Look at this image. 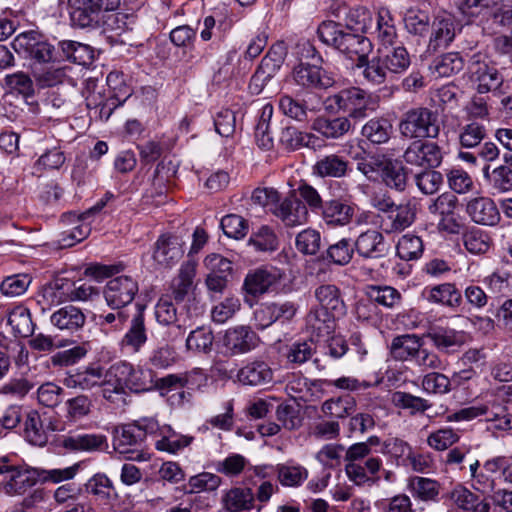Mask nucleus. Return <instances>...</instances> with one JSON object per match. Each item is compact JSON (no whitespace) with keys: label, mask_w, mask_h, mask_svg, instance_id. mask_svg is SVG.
Here are the masks:
<instances>
[{"label":"nucleus","mask_w":512,"mask_h":512,"mask_svg":"<svg viewBox=\"0 0 512 512\" xmlns=\"http://www.w3.org/2000/svg\"><path fill=\"white\" fill-rule=\"evenodd\" d=\"M13 49L24 58L35 61L33 75L41 87H52L62 82L64 72L52 66L38 67L53 60L54 48L35 31L19 34L12 42Z\"/></svg>","instance_id":"1"},{"label":"nucleus","mask_w":512,"mask_h":512,"mask_svg":"<svg viewBox=\"0 0 512 512\" xmlns=\"http://www.w3.org/2000/svg\"><path fill=\"white\" fill-rule=\"evenodd\" d=\"M120 0H67V8L71 24L75 28L95 30L102 25L115 30L119 22L118 15L105 13L115 11Z\"/></svg>","instance_id":"2"},{"label":"nucleus","mask_w":512,"mask_h":512,"mask_svg":"<svg viewBox=\"0 0 512 512\" xmlns=\"http://www.w3.org/2000/svg\"><path fill=\"white\" fill-rule=\"evenodd\" d=\"M326 102L330 103L327 110L342 111L346 118L355 124L364 120L374 113L379 107V99L372 93L356 86L341 89L335 94L330 95Z\"/></svg>","instance_id":"3"},{"label":"nucleus","mask_w":512,"mask_h":512,"mask_svg":"<svg viewBox=\"0 0 512 512\" xmlns=\"http://www.w3.org/2000/svg\"><path fill=\"white\" fill-rule=\"evenodd\" d=\"M398 127L400 134L407 139H435L440 133L438 113L422 106L403 113Z\"/></svg>","instance_id":"4"},{"label":"nucleus","mask_w":512,"mask_h":512,"mask_svg":"<svg viewBox=\"0 0 512 512\" xmlns=\"http://www.w3.org/2000/svg\"><path fill=\"white\" fill-rule=\"evenodd\" d=\"M198 308L192 305L177 306L168 295L162 296L156 303L154 314L158 324L176 329V336L183 335L198 315Z\"/></svg>","instance_id":"5"},{"label":"nucleus","mask_w":512,"mask_h":512,"mask_svg":"<svg viewBox=\"0 0 512 512\" xmlns=\"http://www.w3.org/2000/svg\"><path fill=\"white\" fill-rule=\"evenodd\" d=\"M144 443V433L133 423L124 424L114 429L113 447L119 454L127 459L146 461L149 454L141 447Z\"/></svg>","instance_id":"6"},{"label":"nucleus","mask_w":512,"mask_h":512,"mask_svg":"<svg viewBox=\"0 0 512 512\" xmlns=\"http://www.w3.org/2000/svg\"><path fill=\"white\" fill-rule=\"evenodd\" d=\"M295 85L304 90H327L336 83L335 74L323 67L300 62L291 72Z\"/></svg>","instance_id":"7"},{"label":"nucleus","mask_w":512,"mask_h":512,"mask_svg":"<svg viewBox=\"0 0 512 512\" xmlns=\"http://www.w3.org/2000/svg\"><path fill=\"white\" fill-rule=\"evenodd\" d=\"M468 69L471 79L477 83V91L480 94L491 92L495 96H500L504 93L503 75L495 66L483 61L480 55L471 58Z\"/></svg>","instance_id":"8"},{"label":"nucleus","mask_w":512,"mask_h":512,"mask_svg":"<svg viewBox=\"0 0 512 512\" xmlns=\"http://www.w3.org/2000/svg\"><path fill=\"white\" fill-rule=\"evenodd\" d=\"M460 31L461 26L453 14L447 11L438 12L431 21L427 51L436 52L447 48Z\"/></svg>","instance_id":"9"},{"label":"nucleus","mask_w":512,"mask_h":512,"mask_svg":"<svg viewBox=\"0 0 512 512\" xmlns=\"http://www.w3.org/2000/svg\"><path fill=\"white\" fill-rule=\"evenodd\" d=\"M138 291L136 279L122 275L110 279L105 285L103 294L110 308H124L132 303Z\"/></svg>","instance_id":"10"},{"label":"nucleus","mask_w":512,"mask_h":512,"mask_svg":"<svg viewBox=\"0 0 512 512\" xmlns=\"http://www.w3.org/2000/svg\"><path fill=\"white\" fill-rule=\"evenodd\" d=\"M284 56V48L281 45H277L273 46L262 58L249 83V89L252 94L258 95L263 91L267 83L281 68Z\"/></svg>","instance_id":"11"},{"label":"nucleus","mask_w":512,"mask_h":512,"mask_svg":"<svg viewBox=\"0 0 512 512\" xmlns=\"http://www.w3.org/2000/svg\"><path fill=\"white\" fill-rule=\"evenodd\" d=\"M403 158L409 165L436 168L442 163L443 153L436 142L418 139L410 143Z\"/></svg>","instance_id":"12"},{"label":"nucleus","mask_w":512,"mask_h":512,"mask_svg":"<svg viewBox=\"0 0 512 512\" xmlns=\"http://www.w3.org/2000/svg\"><path fill=\"white\" fill-rule=\"evenodd\" d=\"M282 279V273L275 268L261 267L250 270L243 282L245 301L257 298L267 293L272 287L278 285Z\"/></svg>","instance_id":"13"},{"label":"nucleus","mask_w":512,"mask_h":512,"mask_svg":"<svg viewBox=\"0 0 512 512\" xmlns=\"http://www.w3.org/2000/svg\"><path fill=\"white\" fill-rule=\"evenodd\" d=\"M184 255V242L178 236L162 234L153 245L152 258L161 268H171Z\"/></svg>","instance_id":"14"},{"label":"nucleus","mask_w":512,"mask_h":512,"mask_svg":"<svg viewBox=\"0 0 512 512\" xmlns=\"http://www.w3.org/2000/svg\"><path fill=\"white\" fill-rule=\"evenodd\" d=\"M279 218L285 226L295 227L307 221L308 211L306 205L294 194L281 200L272 208L271 212Z\"/></svg>","instance_id":"15"},{"label":"nucleus","mask_w":512,"mask_h":512,"mask_svg":"<svg viewBox=\"0 0 512 512\" xmlns=\"http://www.w3.org/2000/svg\"><path fill=\"white\" fill-rule=\"evenodd\" d=\"M38 481H41L40 470L19 466L7 480L0 483V487L8 496H20L35 486Z\"/></svg>","instance_id":"16"},{"label":"nucleus","mask_w":512,"mask_h":512,"mask_svg":"<svg viewBox=\"0 0 512 512\" xmlns=\"http://www.w3.org/2000/svg\"><path fill=\"white\" fill-rule=\"evenodd\" d=\"M259 342V336L249 326L229 328L224 335V346L233 355L248 353L254 350Z\"/></svg>","instance_id":"17"},{"label":"nucleus","mask_w":512,"mask_h":512,"mask_svg":"<svg viewBox=\"0 0 512 512\" xmlns=\"http://www.w3.org/2000/svg\"><path fill=\"white\" fill-rule=\"evenodd\" d=\"M354 248L364 259H378L388 253L389 245L380 231L368 229L356 238Z\"/></svg>","instance_id":"18"},{"label":"nucleus","mask_w":512,"mask_h":512,"mask_svg":"<svg viewBox=\"0 0 512 512\" xmlns=\"http://www.w3.org/2000/svg\"><path fill=\"white\" fill-rule=\"evenodd\" d=\"M356 205L345 199L326 201L321 210L322 220L330 227H343L351 223Z\"/></svg>","instance_id":"19"},{"label":"nucleus","mask_w":512,"mask_h":512,"mask_svg":"<svg viewBox=\"0 0 512 512\" xmlns=\"http://www.w3.org/2000/svg\"><path fill=\"white\" fill-rule=\"evenodd\" d=\"M466 212L471 220L484 226H495L501 219L499 208L489 197H475L466 205Z\"/></svg>","instance_id":"20"},{"label":"nucleus","mask_w":512,"mask_h":512,"mask_svg":"<svg viewBox=\"0 0 512 512\" xmlns=\"http://www.w3.org/2000/svg\"><path fill=\"white\" fill-rule=\"evenodd\" d=\"M50 323L63 333L73 334L84 327L86 315L79 307L65 305L50 315Z\"/></svg>","instance_id":"21"},{"label":"nucleus","mask_w":512,"mask_h":512,"mask_svg":"<svg viewBox=\"0 0 512 512\" xmlns=\"http://www.w3.org/2000/svg\"><path fill=\"white\" fill-rule=\"evenodd\" d=\"M323 383L322 380L311 381L305 377L293 375L287 382L285 391L295 401L313 402L322 396Z\"/></svg>","instance_id":"22"},{"label":"nucleus","mask_w":512,"mask_h":512,"mask_svg":"<svg viewBox=\"0 0 512 512\" xmlns=\"http://www.w3.org/2000/svg\"><path fill=\"white\" fill-rule=\"evenodd\" d=\"M422 294L429 303L442 305L451 309L458 308L463 302L461 291L456 287L455 283L451 282L426 287Z\"/></svg>","instance_id":"23"},{"label":"nucleus","mask_w":512,"mask_h":512,"mask_svg":"<svg viewBox=\"0 0 512 512\" xmlns=\"http://www.w3.org/2000/svg\"><path fill=\"white\" fill-rule=\"evenodd\" d=\"M416 219V205L411 201L397 205L390 215L381 217V226L387 233L401 232Z\"/></svg>","instance_id":"24"},{"label":"nucleus","mask_w":512,"mask_h":512,"mask_svg":"<svg viewBox=\"0 0 512 512\" xmlns=\"http://www.w3.org/2000/svg\"><path fill=\"white\" fill-rule=\"evenodd\" d=\"M148 340L147 329L145 325V317L143 308L139 307L138 311L130 320L128 330L122 337L120 345L122 348L132 352H139Z\"/></svg>","instance_id":"25"},{"label":"nucleus","mask_w":512,"mask_h":512,"mask_svg":"<svg viewBox=\"0 0 512 512\" xmlns=\"http://www.w3.org/2000/svg\"><path fill=\"white\" fill-rule=\"evenodd\" d=\"M62 446L73 452H96L108 447L107 437L97 433H77L64 437Z\"/></svg>","instance_id":"26"},{"label":"nucleus","mask_w":512,"mask_h":512,"mask_svg":"<svg viewBox=\"0 0 512 512\" xmlns=\"http://www.w3.org/2000/svg\"><path fill=\"white\" fill-rule=\"evenodd\" d=\"M312 129L327 139L336 140L354 130V124L344 115L334 118L318 117L313 121Z\"/></svg>","instance_id":"27"},{"label":"nucleus","mask_w":512,"mask_h":512,"mask_svg":"<svg viewBox=\"0 0 512 512\" xmlns=\"http://www.w3.org/2000/svg\"><path fill=\"white\" fill-rule=\"evenodd\" d=\"M237 379L244 385H264L272 381L273 371L266 362L255 360L239 369Z\"/></svg>","instance_id":"28"},{"label":"nucleus","mask_w":512,"mask_h":512,"mask_svg":"<svg viewBox=\"0 0 512 512\" xmlns=\"http://www.w3.org/2000/svg\"><path fill=\"white\" fill-rule=\"evenodd\" d=\"M349 170L348 160L338 154L322 156L312 166L313 174L321 178H342Z\"/></svg>","instance_id":"29"},{"label":"nucleus","mask_w":512,"mask_h":512,"mask_svg":"<svg viewBox=\"0 0 512 512\" xmlns=\"http://www.w3.org/2000/svg\"><path fill=\"white\" fill-rule=\"evenodd\" d=\"M340 315L325 308H314L306 316L307 329L316 337H327L335 328V318Z\"/></svg>","instance_id":"30"},{"label":"nucleus","mask_w":512,"mask_h":512,"mask_svg":"<svg viewBox=\"0 0 512 512\" xmlns=\"http://www.w3.org/2000/svg\"><path fill=\"white\" fill-rule=\"evenodd\" d=\"M422 345V339L415 334L398 335L390 344V353L395 360L407 361L416 358Z\"/></svg>","instance_id":"31"},{"label":"nucleus","mask_w":512,"mask_h":512,"mask_svg":"<svg viewBox=\"0 0 512 512\" xmlns=\"http://www.w3.org/2000/svg\"><path fill=\"white\" fill-rule=\"evenodd\" d=\"M280 144L289 151L298 150L302 147L316 149L319 147V138L312 133L302 132L294 126H288L282 129Z\"/></svg>","instance_id":"32"},{"label":"nucleus","mask_w":512,"mask_h":512,"mask_svg":"<svg viewBox=\"0 0 512 512\" xmlns=\"http://www.w3.org/2000/svg\"><path fill=\"white\" fill-rule=\"evenodd\" d=\"M371 41L362 35V33L349 32L344 37V42L339 50L347 58L355 60V64H360L364 61L372 51Z\"/></svg>","instance_id":"33"},{"label":"nucleus","mask_w":512,"mask_h":512,"mask_svg":"<svg viewBox=\"0 0 512 512\" xmlns=\"http://www.w3.org/2000/svg\"><path fill=\"white\" fill-rule=\"evenodd\" d=\"M434 346L443 352L453 353L466 343L467 334L452 328H439L429 333Z\"/></svg>","instance_id":"34"},{"label":"nucleus","mask_w":512,"mask_h":512,"mask_svg":"<svg viewBox=\"0 0 512 512\" xmlns=\"http://www.w3.org/2000/svg\"><path fill=\"white\" fill-rule=\"evenodd\" d=\"M392 124L385 117H374L361 128V135L370 143L380 145L389 141L392 134Z\"/></svg>","instance_id":"35"},{"label":"nucleus","mask_w":512,"mask_h":512,"mask_svg":"<svg viewBox=\"0 0 512 512\" xmlns=\"http://www.w3.org/2000/svg\"><path fill=\"white\" fill-rule=\"evenodd\" d=\"M404 27L408 34L426 38L430 31L431 20L428 11L418 7L406 10L403 17Z\"/></svg>","instance_id":"36"},{"label":"nucleus","mask_w":512,"mask_h":512,"mask_svg":"<svg viewBox=\"0 0 512 512\" xmlns=\"http://www.w3.org/2000/svg\"><path fill=\"white\" fill-rule=\"evenodd\" d=\"M331 13L336 18H340L341 13H344L346 18L343 25L348 32L352 33H363L366 22L370 19L369 12L363 7L348 10L345 5L338 4L336 8L331 7Z\"/></svg>","instance_id":"37"},{"label":"nucleus","mask_w":512,"mask_h":512,"mask_svg":"<svg viewBox=\"0 0 512 512\" xmlns=\"http://www.w3.org/2000/svg\"><path fill=\"white\" fill-rule=\"evenodd\" d=\"M375 34L378 42L384 47L392 46L396 42L395 20L388 8L381 7L378 10Z\"/></svg>","instance_id":"38"},{"label":"nucleus","mask_w":512,"mask_h":512,"mask_svg":"<svg viewBox=\"0 0 512 512\" xmlns=\"http://www.w3.org/2000/svg\"><path fill=\"white\" fill-rule=\"evenodd\" d=\"M193 439L192 436L176 433L170 426H163L160 438L155 441V447L158 451L175 454L189 446Z\"/></svg>","instance_id":"39"},{"label":"nucleus","mask_w":512,"mask_h":512,"mask_svg":"<svg viewBox=\"0 0 512 512\" xmlns=\"http://www.w3.org/2000/svg\"><path fill=\"white\" fill-rule=\"evenodd\" d=\"M355 68L361 69V74L365 82L373 86L385 83L389 74L380 55L372 57L371 59L367 57L362 63L355 64Z\"/></svg>","instance_id":"40"},{"label":"nucleus","mask_w":512,"mask_h":512,"mask_svg":"<svg viewBox=\"0 0 512 512\" xmlns=\"http://www.w3.org/2000/svg\"><path fill=\"white\" fill-rule=\"evenodd\" d=\"M348 34L349 32L345 29L343 23L334 20L321 22L317 29L320 41L338 51L344 42V37Z\"/></svg>","instance_id":"41"},{"label":"nucleus","mask_w":512,"mask_h":512,"mask_svg":"<svg viewBox=\"0 0 512 512\" xmlns=\"http://www.w3.org/2000/svg\"><path fill=\"white\" fill-rule=\"evenodd\" d=\"M315 297L320 304L319 308H325L334 314L344 315L345 304L340 297L339 289L335 285L325 284L317 287Z\"/></svg>","instance_id":"42"},{"label":"nucleus","mask_w":512,"mask_h":512,"mask_svg":"<svg viewBox=\"0 0 512 512\" xmlns=\"http://www.w3.org/2000/svg\"><path fill=\"white\" fill-rule=\"evenodd\" d=\"M214 342L213 331L210 327L200 326L192 330L186 338L187 351L194 354H208Z\"/></svg>","instance_id":"43"},{"label":"nucleus","mask_w":512,"mask_h":512,"mask_svg":"<svg viewBox=\"0 0 512 512\" xmlns=\"http://www.w3.org/2000/svg\"><path fill=\"white\" fill-rule=\"evenodd\" d=\"M464 67V60L457 52L445 53L436 57L430 65L432 73L438 77H450L460 72Z\"/></svg>","instance_id":"44"},{"label":"nucleus","mask_w":512,"mask_h":512,"mask_svg":"<svg viewBox=\"0 0 512 512\" xmlns=\"http://www.w3.org/2000/svg\"><path fill=\"white\" fill-rule=\"evenodd\" d=\"M356 400L350 395L326 400L321 407L325 416L342 419L354 413Z\"/></svg>","instance_id":"45"},{"label":"nucleus","mask_w":512,"mask_h":512,"mask_svg":"<svg viewBox=\"0 0 512 512\" xmlns=\"http://www.w3.org/2000/svg\"><path fill=\"white\" fill-rule=\"evenodd\" d=\"M408 488L414 498L422 501H434L439 495L440 484L430 478L414 476L409 479Z\"/></svg>","instance_id":"46"},{"label":"nucleus","mask_w":512,"mask_h":512,"mask_svg":"<svg viewBox=\"0 0 512 512\" xmlns=\"http://www.w3.org/2000/svg\"><path fill=\"white\" fill-rule=\"evenodd\" d=\"M378 52L389 73L401 74L405 72L411 64L410 55L407 49L402 45L393 47L386 53H382L380 50Z\"/></svg>","instance_id":"47"},{"label":"nucleus","mask_w":512,"mask_h":512,"mask_svg":"<svg viewBox=\"0 0 512 512\" xmlns=\"http://www.w3.org/2000/svg\"><path fill=\"white\" fill-rule=\"evenodd\" d=\"M381 176L384 183L397 191H403L407 184L405 167L396 161L385 160L382 164Z\"/></svg>","instance_id":"48"},{"label":"nucleus","mask_w":512,"mask_h":512,"mask_svg":"<svg viewBox=\"0 0 512 512\" xmlns=\"http://www.w3.org/2000/svg\"><path fill=\"white\" fill-rule=\"evenodd\" d=\"M103 369L100 367L87 368L84 371L77 372L65 379V384L69 388H80L89 390L102 383Z\"/></svg>","instance_id":"49"},{"label":"nucleus","mask_w":512,"mask_h":512,"mask_svg":"<svg viewBox=\"0 0 512 512\" xmlns=\"http://www.w3.org/2000/svg\"><path fill=\"white\" fill-rule=\"evenodd\" d=\"M8 324L15 336L28 337L34 331V324L29 310L23 306L12 309L8 315Z\"/></svg>","instance_id":"50"},{"label":"nucleus","mask_w":512,"mask_h":512,"mask_svg":"<svg viewBox=\"0 0 512 512\" xmlns=\"http://www.w3.org/2000/svg\"><path fill=\"white\" fill-rule=\"evenodd\" d=\"M128 380V388L134 392H144L155 389L156 375L149 368H133L130 364Z\"/></svg>","instance_id":"51"},{"label":"nucleus","mask_w":512,"mask_h":512,"mask_svg":"<svg viewBox=\"0 0 512 512\" xmlns=\"http://www.w3.org/2000/svg\"><path fill=\"white\" fill-rule=\"evenodd\" d=\"M254 501V493L250 488H233L224 498V506L230 512L250 509Z\"/></svg>","instance_id":"52"},{"label":"nucleus","mask_w":512,"mask_h":512,"mask_svg":"<svg viewBox=\"0 0 512 512\" xmlns=\"http://www.w3.org/2000/svg\"><path fill=\"white\" fill-rule=\"evenodd\" d=\"M424 251L423 241L419 236L403 235L396 245V252L402 260L410 261L420 258Z\"/></svg>","instance_id":"53"},{"label":"nucleus","mask_w":512,"mask_h":512,"mask_svg":"<svg viewBox=\"0 0 512 512\" xmlns=\"http://www.w3.org/2000/svg\"><path fill=\"white\" fill-rule=\"evenodd\" d=\"M354 250L350 239L342 238L328 246L325 258L335 265L345 266L352 260Z\"/></svg>","instance_id":"54"},{"label":"nucleus","mask_w":512,"mask_h":512,"mask_svg":"<svg viewBox=\"0 0 512 512\" xmlns=\"http://www.w3.org/2000/svg\"><path fill=\"white\" fill-rule=\"evenodd\" d=\"M460 439L458 432L451 427L440 428L427 437V445L435 451H445Z\"/></svg>","instance_id":"55"},{"label":"nucleus","mask_w":512,"mask_h":512,"mask_svg":"<svg viewBox=\"0 0 512 512\" xmlns=\"http://www.w3.org/2000/svg\"><path fill=\"white\" fill-rule=\"evenodd\" d=\"M500 2L501 0H459L457 9L463 17L472 20L497 7Z\"/></svg>","instance_id":"56"},{"label":"nucleus","mask_w":512,"mask_h":512,"mask_svg":"<svg viewBox=\"0 0 512 512\" xmlns=\"http://www.w3.org/2000/svg\"><path fill=\"white\" fill-rule=\"evenodd\" d=\"M392 402L399 408L410 410L411 414L423 413L431 407L428 400L401 391L393 393Z\"/></svg>","instance_id":"57"},{"label":"nucleus","mask_w":512,"mask_h":512,"mask_svg":"<svg viewBox=\"0 0 512 512\" xmlns=\"http://www.w3.org/2000/svg\"><path fill=\"white\" fill-rule=\"evenodd\" d=\"M466 250L472 254H484L490 248L488 234L480 229L472 228L463 234Z\"/></svg>","instance_id":"58"},{"label":"nucleus","mask_w":512,"mask_h":512,"mask_svg":"<svg viewBox=\"0 0 512 512\" xmlns=\"http://www.w3.org/2000/svg\"><path fill=\"white\" fill-rule=\"evenodd\" d=\"M25 437L31 444L37 446H43L47 442V436L43 429L40 415L36 411H32L27 415Z\"/></svg>","instance_id":"59"},{"label":"nucleus","mask_w":512,"mask_h":512,"mask_svg":"<svg viewBox=\"0 0 512 512\" xmlns=\"http://www.w3.org/2000/svg\"><path fill=\"white\" fill-rule=\"evenodd\" d=\"M486 137V128L478 122H471L463 126L459 132V143L464 148H474Z\"/></svg>","instance_id":"60"},{"label":"nucleus","mask_w":512,"mask_h":512,"mask_svg":"<svg viewBox=\"0 0 512 512\" xmlns=\"http://www.w3.org/2000/svg\"><path fill=\"white\" fill-rule=\"evenodd\" d=\"M278 479L284 486H299L308 477L307 470L300 465L278 464Z\"/></svg>","instance_id":"61"},{"label":"nucleus","mask_w":512,"mask_h":512,"mask_svg":"<svg viewBox=\"0 0 512 512\" xmlns=\"http://www.w3.org/2000/svg\"><path fill=\"white\" fill-rule=\"evenodd\" d=\"M297 250L304 255H315L321 247V235L315 229H305L296 236Z\"/></svg>","instance_id":"62"},{"label":"nucleus","mask_w":512,"mask_h":512,"mask_svg":"<svg viewBox=\"0 0 512 512\" xmlns=\"http://www.w3.org/2000/svg\"><path fill=\"white\" fill-rule=\"evenodd\" d=\"M415 183L423 194L431 195L440 189L443 184V176L433 168H428L415 175Z\"/></svg>","instance_id":"63"},{"label":"nucleus","mask_w":512,"mask_h":512,"mask_svg":"<svg viewBox=\"0 0 512 512\" xmlns=\"http://www.w3.org/2000/svg\"><path fill=\"white\" fill-rule=\"evenodd\" d=\"M504 161L508 165H501L492 171V186L498 192L512 190V155L505 154Z\"/></svg>","instance_id":"64"}]
</instances>
